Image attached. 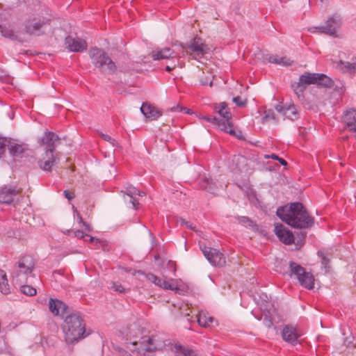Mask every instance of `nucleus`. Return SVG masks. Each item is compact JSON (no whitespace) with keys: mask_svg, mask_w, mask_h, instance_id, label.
<instances>
[{"mask_svg":"<svg viewBox=\"0 0 356 356\" xmlns=\"http://www.w3.org/2000/svg\"><path fill=\"white\" fill-rule=\"evenodd\" d=\"M63 329L67 343L77 342L89 334L86 330L85 321L79 312H73L65 316Z\"/></svg>","mask_w":356,"mask_h":356,"instance_id":"1","label":"nucleus"},{"mask_svg":"<svg viewBox=\"0 0 356 356\" xmlns=\"http://www.w3.org/2000/svg\"><path fill=\"white\" fill-rule=\"evenodd\" d=\"M89 57L92 65L101 73L114 74L117 71V66L102 48L91 47L88 51Z\"/></svg>","mask_w":356,"mask_h":356,"instance_id":"2","label":"nucleus"},{"mask_svg":"<svg viewBox=\"0 0 356 356\" xmlns=\"http://www.w3.org/2000/svg\"><path fill=\"white\" fill-rule=\"evenodd\" d=\"M35 266L33 258L31 256H24L13 266L12 279L13 284L26 283L31 275Z\"/></svg>","mask_w":356,"mask_h":356,"instance_id":"3","label":"nucleus"},{"mask_svg":"<svg viewBox=\"0 0 356 356\" xmlns=\"http://www.w3.org/2000/svg\"><path fill=\"white\" fill-rule=\"evenodd\" d=\"M289 211L292 212L293 218L291 227L302 229L310 228L314 224V218L309 214L302 203H291Z\"/></svg>","mask_w":356,"mask_h":356,"instance_id":"4","label":"nucleus"},{"mask_svg":"<svg viewBox=\"0 0 356 356\" xmlns=\"http://www.w3.org/2000/svg\"><path fill=\"white\" fill-rule=\"evenodd\" d=\"M61 144V138L54 132L46 131V171L51 170V168L58 162V154L55 149Z\"/></svg>","mask_w":356,"mask_h":356,"instance_id":"5","label":"nucleus"},{"mask_svg":"<svg viewBox=\"0 0 356 356\" xmlns=\"http://www.w3.org/2000/svg\"><path fill=\"white\" fill-rule=\"evenodd\" d=\"M289 275L291 277L294 275L303 287L307 289H314L315 279L311 273L306 272L303 267L294 261H289Z\"/></svg>","mask_w":356,"mask_h":356,"instance_id":"6","label":"nucleus"},{"mask_svg":"<svg viewBox=\"0 0 356 356\" xmlns=\"http://www.w3.org/2000/svg\"><path fill=\"white\" fill-rule=\"evenodd\" d=\"M341 25V18L339 15L334 14L329 17L324 25L316 27L320 33L337 37V31Z\"/></svg>","mask_w":356,"mask_h":356,"instance_id":"7","label":"nucleus"},{"mask_svg":"<svg viewBox=\"0 0 356 356\" xmlns=\"http://www.w3.org/2000/svg\"><path fill=\"white\" fill-rule=\"evenodd\" d=\"M201 250L204 257L213 266L222 267L225 264V257L219 250L207 246L201 247Z\"/></svg>","mask_w":356,"mask_h":356,"instance_id":"8","label":"nucleus"},{"mask_svg":"<svg viewBox=\"0 0 356 356\" xmlns=\"http://www.w3.org/2000/svg\"><path fill=\"white\" fill-rule=\"evenodd\" d=\"M133 345H139L141 350L146 352H154L163 346L162 342L159 341L154 336H143L139 341H134Z\"/></svg>","mask_w":356,"mask_h":356,"instance_id":"9","label":"nucleus"},{"mask_svg":"<svg viewBox=\"0 0 356 356\" xmlns=\"http://www.w3.org/2000/svg\"><path fill=\"white\" fill-rule=\"evenodd\" d=\"M21 191V188H17L15 186L5 185L0 187V203L11 204Z\"/></svg>","mask_w":356,"mask_h":356,"instance_id":"10","label":"nucleus"},{"mask_svg":"<svg viewBox=\"0 0 356 356\" xmlns=\"http://www.w3.org/2000/svg\"><path fill=\"white\" fill-rule=\"evenodd\" d=\"M66 48L73 52H81L87 49L88 44L86 40L78 37L68 35L65 39Z\"/></svg>","mask_w":356,"mask_h":356,"instance_id":"11","label":"nucleus"},{"mask_svg":"<svg viewBox=\"0 0 356 356\" xmlns=\"http://www.w3.org/2000/svg\"><path fill=\"white\" fill-rule=\"evenodd\" d=\"M183 48L188 49L200 57H202L210 51L209 47L205 43L202 42V39L198 37L193 38L191 44H186Z\"/></svg>","mask_w":356,"mask_h":356,"instance_id":"12","label":"nucleus"},{"mask_svg":"<svg viewBox=\"0 0 356 356\" xmlns=\"http://www.w3.org/2000/svg\"><path fill=\"white\" fill-rule=\"evenodd\" d=\"M61 21L59 17L47 18L46 17V34L49 35L50 41L51 44H54L53 40H56V34L58 32H60Z\"/></svg>","mask_w":356,"mask_h":356,"instance_id":"13","label":"nucleus"},{"mask_svg":"<svg viewBox=\"0 0 356 356\" xmlns=\"http://www.w3.org/2000/svg\"><path fill=\"white\" fill-rule=\"evenodd\" d=\"M277 237L286 245H291L294 243L295 236L293 233L282 224H276L274 228Z\"/></svg>","mask_w":356,"mask_h":356,"instance_id":"14","label":"nucleus"},{"mask_svg":"<svg viewBox=\"0 0 356 356\" xmlns=\"http://www.w3.org/2000/svg\"><path fill=\"white\" fill-rule=\"evenodd\" d=\"M200 118L204 120L207 122L212 123L213 124L217 125L220 129L229 134L231 136H236L238 138H241V136L237 134L234 129H228L227 125L225 124V121L218 119L216 116L210 115H200Z\"/></svg>","mask_w":356,"mask_h":356,"instance_id":"15","label":"nucleus"},{"mask_svg":"<svg viewBox=\"0 0 356 356\" xmlns=\"http://www.w3.org/2000/svg\"><path fill=\"white\" fill-rule=\"evenodd\" d=\"M213 110L223 118L222 120L225 121V124L228 129H234L232 115L226 102H221L218 105L216 104L213 107Z\"/></svg>","mask_w":356,"mask_h":356,"instance_id":"16","label":"nucleus"},{"mask_svg":"<svg viewBox=\"0 0 356 356\" xmlns=\"http://www.w3.org/2000/svg\"><path fill=\"white\" fill-rule=\"evenodd\" d=\"M282 337L283 340L294 345L300 337V334L296 326L289 324L284 326L282 330Z\"/></svg>","mask_w":356,"mask_h":356,"instance_id":"17","label":"nucleus"},{"mask_svg":"<svg viewBox=\"0 0 356 356\" xmlns=\"http://www.w3.org/2000/svg\"><path fill=\"white\" fill-rule=\"evenodd\" d=\"M49 308L54 315L60 316L62 318L69 314L68 307L58 299L51 298L49 302Z\"/></svg>","mask_w":356,"mask_h":356,"instance_id":"18","label":"nucleus"},{"mask_svg":"<svg viewBox=\"0 0 356 356\" xmlns=\"http://www.w3.org/2000/svg\"><path fill=\"white\" fill-rule=\"evenodd\" d=\"M342 122L345 129L356 133V110L351 108L346 111L342 117Z\"/></svg>","mask_w":356,"mask_h":356,"instance_id":"19","label":"nucleus"},{"mask_svg":"<svg viewBox=\"0 0 356 356\" xmlns=\"http://www.w3.org/2000/svg\"><path fill=\"white\" fill-rule=\"evenodd\" d=\"M275 108L277 112L283 114L292 121L298 119L300 117L299 112L293 104H291L287 106L277 104L275 106Z\"/></svg>","mask_w":356,"mask_h":356,"instance_id":"20","label":"nucleus"},{"mask_svg":"<svg viewBox=\"0 0 356 356\" xmlns=\"http://www.w3.org/2000/svg\"><path fill=\"white\" fill-rule=\"evenodd\" d=\"M140 111L149 120H155L162 115V113L157 108L147 102H144L142 104Z\"/></svg>","mask_w":356,"mask_h":356,"instance_id":"21","label":"nucleus"},{"mask_svg":"<svg viewBox=\"0 0 356 356\" xmlns=\"http://www.w3.org/2000/svg\"><path fill=\"white\" fill-rule=\"evenodd\" d=\"M177 56L176 52L169 47H165L157 51L152 52V58L153 60L175 58Z\"/></svg>","mask_w":356,"mask_h":356,"instance_id":"22","label":"nucleus"},{"mask_svg":"<svg viewBox=\"0 0 356 356\" xmlns=\"http://www.w3.org/2000/svg\"><path fill=\"white\" fill-rule=\"evenodd\" d=\"M146 278L147 280L151 281L153 282L155 285L163 288L164 289H170V290H174V286L170 284L168 281L165 280L161 279L156 275H154L153 273H148L146 274Z\"/></svg>","mask_w":356,"mask_h":356,"instance_id":"23","label":"nucleus"},{"mask_svg":"<svg viewBox=\"0 0 356 356\" xmlns=\"http://www.w3.org/2000/svg\"><path fill=\"white\" fill-rule=\"evenodd\" d=\"M8 147L9 152L13 156H21L26 149V145L24 144H16L9 139Z\"/></svg>","mask_w":356,"mask_h":356,"instance_id":"24","label":"nucleus"},{"mask_svg":"<svg viewBox=\"0 0 356 356\" xmlns=\"http://www.w3.org/2000/svg\"><path fill=\"white\" fill-rule=\"evenodd\" d=\"M198 324L204 327H208L212 325L214 318L209 316L207 312L201 311L197 316Z\"/></svg>","mask_w":356,"mask_h":356,"instance_id":"25","label":"nucleus"},{"mask_svg":"<svg viewBox=\"0 0 356 356\" xmlns=\"http://www.w3.org/2000/svg\"><path fill=\"white\" fill-rule=\"evenodd\" d=\"M287 207H279L277 210V216L284 222L291 226V222H293L292 212L289 211V207L286 209Z\"/></svg>","mask_w":356,"mask_h":356,"instance_id":"26","label":"nucleus"},{"mask_svg":"<svg viewBox=\"0 0 356 356\" xmlns=\"http://www.w3.org/2000/svg\"><path fill=\"white\" fill-rule=\"evenodd\" d=\"M235 218H236L238 222L254 231V232H257L259 230V226L257 225V224L253 221L252 219H250V218L247 217V216H236Z\"/></svg>","mask_w":356,"mask_h":356,"instance_id":"27","label":"nucleus"},{"mask_svg":"<svg viewBox=\"0 0 356 356\" xmlns=\"http://www.w3.org/2000/svg\"><path fill=\"white\" fill-rule=\"evenodd\" d=\"M337 67H340V70L343 73H348L350 74H356V61L350 63L340 60Z\"/></svg>","mask_w":356,"mask_h":356,"instance_id":"28","label":"nucleus"},{"mask_svg":"<svg viewBox=\"0 0 356 356\" xmlns=\"http://www.w3.org/2000/svg\"><path fill=\"white\" fill-rule=\"evenodd\" d=\"M199 186L201 189L205 190L209 193H214L216 191V185L213 183L212 179L204 177L199 181Z\"/></svg>","mask_w":356,"mask_h":356,"instance_id":"29","label":"nucleus"},{"mask_svg":"<svg viewBox=\"0 0 356 356\" xmlns=\"http://www.w3.org/2000/svg\"><path fill=\"white\" fill-rule=\"evenodd\" d=\"M316 84L324 88H331L334 81L324 74H317Z\"/></svg>","mask_w":356,"mask_h":356,"instance_id":"30","label":"nucleus"},{"mask_svg":"<svg viewBox=\"0 0 356 356\" xmlns=\"http://www.w3.org/2000/svg\"><path fill=\"white\" fill-rule=\"evenodd\" d=\"M317 73L305 72L300 76V81L304 85H310L316 83Z\"/></svg>","mask_w":356,"mask_h":356,"instance_id":"31","label":"nucleus"},{"mask_svg":"<svg viewBox=\"0 0 356 356\" xmlns=\"http://www.w3.org/2000/svg\"><path fill=\"white\" fill-rule=\"evenodd\" d=\"M0 291L3 294H8L10 292V286L6 278V275L3 270H0Z\"/></svg>","mask_w":356,"mask_h":356,"instance_id":"32","label":"nucleus"},{"mask_svg":"<svg viewBox=\"0 0 356 356\" xmlns=\"http://www.w3.org/2000/svg\"><path fill=\"white\" fill-rule=\"evenodd\" d=\"M175 348L176 356H197L193 350L181 345H176Z\"/></svg>","mask_w":356,"mask_h":356,"instance_id":"33","label":"nucleus"},{"mask_svg":"<svg viewBox=\"0 0 356 356\" xmlns=\"http://www.w3.org/2000/svg\"><path fill=\"white\" fill-rule=\"evenodd\" d=\"M42 24L37 22H31L26 26L27 33L31 35H39Z\"/></svg>","mask_w":356,"mask_h":356,"instance_id":"34","label":"nucleus"},{"mask_svg":"<svg viewBox=\"0 0 356 356\" xmlns=\"http://www.w3.org/2000/svg\"><path fill=\"white\" fill-rule=\"evenodd\" d=\"M317 254L321 259L322 266L325 269V271H327V269L330 268L329 264L330 261L331 254L321 250H318Z\"/></svg>","mask_w":356,"mask_h":356,"instance_id":"35","label":"nucleus"},{"mask_svg":"<svg viewBox=\"0 0 356 356\" xmlns=\"http://www.w3.org/2000/svg\"><path fill=\"white\" fill-rule=\"evenodd\" d=\"M291 87L296 93V95L298 96V98H300L302 95L303 92L305 91L306 86L304 85L301 81H298L297 83H294L291 85Z\"/></svg>","mask_w":356,"mask_h":356,"instance_id":"36","label":"nucleus"},{"mask_svg":"<svg viewBox=\"0 0 356 356\" xmlns=\"http://www.w3.org/2000/svg\"><path fill=\"white\" fill-rule=\"evenodd\" d=\"M18 285L19 286L20 291L22 293L29 296H33L36 294V289L35 288L29 285L22 284Z\"/></svg>","mask_w":356,"mask_h":356,"instance_id":"37","label":"nucleus"},{"mask_svg":"<svg viewBox=\"0 0 356 356\" xmlns=\"http://www.w3.org/2000/svg\"><path fill=\"white\" fill-rule=\"evenodd\" d=\"M3 6L8 9H13L19 6L20 0H2Z\"/></svg>","mask_w":356,"mask_h":356,"instance_id":"38","label":"nucleus"},{"mask_svg":"<svg viewBox=\"0 0 356 356\" xmlns=\"http://www.w3.org/2000/svg\"><path fill=\"white\" fill-rule=\"evenodd\" d=\"M296 234L297 236V243L296 245H299L300 246H302L305 241V238L307 236V232L303 230H300L298 232H296Z\"/></svg>","mask_w":356,"mask_h":356,"instance_id":"39","label":"nucleus"},{"mask_svg":"<svg viewBox=\"0 0 356 356\" xmlns=\"http://www.w3.org/2000/svg\"><path fill=\"white\" fill-rule=\"evenodd\" d=\"M270 120H275V115L272 109L266 110L262 118V122H266Z\"/></svg>","mask_w":356,"mask_h":356,"instance_id":"40","label":"nucleus"},{"mask_svg":"<svg viewBox=\"0 0 356 356\" xmlns=\"http://www.w3.org/2000/svg\"><path fill=\"white\" fill-rule=\"evenodd\" d=\"M263 316V323L264 325L268 328H270L273 326V319L270 313L268 312L267 313H265Z\"/></svg>","mask_w":356,"mask_h":356,"instance_id":"41","label":"nucleus"},{"mask_svg":"<svg viewBox=\"0 0 356 356\" xmlns=\"http://www.w3.org/2000/svg\"><path fill=\"white\" fill-rule=\"evenodd\" d=\"M111 288L115 291L119 292L120 293H124L127 291V289H126L121 284L117 282H112Z\"/></svg>","mask_w":356,"mask_h":356,"instance_id":"42","label":"nucleus"},{"mask_svg":"<svg viewBox=\"0 0 356 356\" xmlns=\"http://www.w3.org/2000/svg\"><path fill=\"white\" fill-rule=\"evenodd\" d=\"M9 139L0 137V156L5 152L6 147H8Z\"/></svg>","mask_w":356,"mask_h":356,"instance_id":"43","label":"nucleus"},{"mask_svg":"<svg viewBox=\"0 0 356 356\" xmlns=\"http://www.w3.org/2000/svg\"><path fill=\"white\" fill-rule=\"evenodd\" d=\"M127 194L130 196L133 197L134 195H138L139 196H143L145 195V193L141 192L140 191L138 190L137 188L134 187H130L127 188Z\"/></svg>","mask_w":356,"mask_h":356,"instance_id":"44","label":"nucleus"},{"mask_svg":"<svg viewBox=\"0 0 356 356\" xmlns=\"http://www.w3.org/2000/svg\"><path fill=\"white\" fill-rule=\"evenodd\" d=\"M232 101L239 107H244L247 104V100H243L239 96L233 97Z\"/></svg>","mask_w":356,"mask_h":356,"instance_id":"45","label":"nucleus"},{"mask_svg":"<svg viewBox=\"0 0 356 356\" xmlns=\"http://www.w3.org/2000/svg\"><path fill=\"white\" fill-rule=\"evenodd\" d=\"M0 29H1V33L4 37L13 38V37L14 36V33L12 30H9L8 29H5V28H2V27H1Z\"/></svg>","mask_w":356,"mask_h":356,"instance_id":"46","label":"nucleus"},{"mask_svg":"<svg viewBox=\"0 0 356 356\" xmlns=\"http://www.w3.org/2000/svg\"><path fill=\"white\" fill-rule=\"evenodd\" d=\"M283 58H278L277 56H270L269 58H268V61L270 63H276V64H281V63H284V61H283Z\"/></svg>","mask_w":356,"mask_h":356,"instance_id":"47","label":"nucleus"},{"mask_svg":"<svg viewBox=\"0 0 356 356\" xmlns=\"http://www.w3.org/2000/svg\"><path fill=\"white\" fill-rule=\"evenodd\" d=\"M210 83V86H212V81H210L209 80V78L203 75L200 79V83L202 86H207L208 83Z\"/></svg>","mask_w":356,"mask_h":356,"instance_id":"48","label":"nucleus"},{"mask_svg":"<svg viewBox=\"0 0 356 356\" xmlns=\"http://www.w3.org/2000/svg\"><path fill=\"white\" fill-rule=\"evenodd\" d=\"M100 136L103 140L111 143L113 146L115 145V140L112 138L110 136L102 133L101 134Z\"/></svg>","mask_w":356,"mask_h":356,"instance_id":"49","label":"nucleus"},{"mask_svg":"<svg viewBox=\"0 0 356 356\" xmlns=\"http://www.w3.org/2000/svg\"><path fill=\"white\" fill-rule=\"evenodd\" d=\"M179 222H180L181 225H185L187 228H189L190 229H192L194 231L195 230V227H193L190 222L186 221L185 219L181 218L179 219Z\"/></svg>","mask_w":356,"mask_h":356,"instance_id":"50","label":"nucleus"},{"mask_svg":"<svg viewBox=\"0 0 356 356\" xmlns=\"http://www.w3.org/2000/svg\"><path fill=\"white\" fill-rule=\"evenodd\" d=\"M63 195H65V197L68 200H72V199H74L75 197V194L74 192H72V191H67V190H65L63 191Z\"/></svg>","mask_w":356,"mask_h":356,"instance_id":"51","label":"nucleus"},{"mask_svg":"<svg viewBox=\"0 0 356 356\" xmlns=\"http://www.w3.org/2000/svg\"><path fill=\"white\" fill-rule=\"evenodd\" d=\"M74 236L78 238H85L86 236H90L89 234H84L81 230H76V231L74 232Z\"/></svg>","mask_w":356,"mask_h":356,"instance_id":"52","label":"nucleus"},{"mask_svg":"<svg viewBox=\"0 0 356 356\" xmlns=\"http://www.w3.org/2000/svg\"><path fill=\"white\" fill-rule=\"evenodd\" d=\"M179 63L178 59L176 60H172L171 65H168L165 67V70L168 72H171L173 69H175L177 66V64Z\"/></svg>","mask_w":356,"mask_h":356,"instance_id":"53","label":"nucleus"},{"mask_svg":"<svg viewBox=\"0 0 356 356\" xmlns=\"http://www.w3.org/2000/svg\"><path fill=\"white\" fill-rule=\"evenodd\" d=\"M130 202L132 204L133 207L134 209H138L137 205L138 204V201L136 197H134V196L130 197Z\"/></svg>","mask_w":356,"mask_h":356,"instance_id":"54","label":"nucleus"},{"mask_svg":"<svg viewBox=\"0 0 356 356\" xmlns=\"http://www.w3.org/2000/svg\"><path fill=\"white\" fill-rule=\"evenodd\" d=\"M86 238H89V241L90 243H95L96 244L100 243V240L99 238H95L92 236H86Z\"/></svg>","mask_w":356,"mask_h":356,"instance_id":"55","label":"nucleus"},{"mask_svg":"<svg viewBox=\"0 0 356 356\" xmlns=\"http://www.w3.org/2000/svg\"><path fill=\"white\" fill-rule=\"evenodd\" d=\"M264 157L266 159L270 158L272 159L277 160V159H279V156L276 154H272L270 155L266 154L264 156Z\"/></svg>","mask_w":356,"mask_h":356,"instance_id":"56","label":"nucleus"},{"mask_svg":"<svg viewBox=\"0 0 356 356\" xmlns=\"http://www.w3.org/2000/svg\"><path fill=\"white\" fill-rule=\"evenodd\" d=\"M277 161L280 162V163L284 166L287 165V162L282 158L279 157V159Z\"/></svg>","mask_w":356,"mask_h":356,"instance_id":"57","label":"nucleus"},{"mask_svg":"<svg viewBox=\"0 0 356 356\" xmlns=\"http://www.w3.org/2000/svg\"><path fill=\"white\" fill-rule=\"evenodd\" d=\"M83 226L85 227L86 229L88 231V232H90L92 230V228L90 227V225H88L87 222H83Z\"/></svg>","mask_w":356,"mask_h":356,"instance_id":"58","label":"nucleus"},{"mask_svg":"<svg viewBox=\"0 0 356 356\" xmlns=\"http://www.w3.org/2000/svg\"><path fill=\"white\" fill-rule=\"evenodd\" d=\"M77 217H78L79 222H81L82 224H83V222H85V221H83V220L79 213H77Z\"/></svg>","mask_w":356,"mask_h":356,"instance_id":"59","label":"nucleus"},{"mask_svg":"<svg viewBox=\"0 0 356 356\" xmlns=\"http://www.w3.org/2000/svg\"><path fill=\"white\" fill-rule=\"evenodd\" d=\"M39 142H40V145H42L44 144V138H40V139H39Z\"/></svg>","mask_w":356,"mask_h":356,"instance_id":"60","label":"nucleus"},{"mask_svg":"<svg viewBox=\"0 0 356 356\" xmlns=\"http://www.w3.org/2000/svg\"><path fill=\"white\" fill-rule=\"evenodd\" d=\"M123 270H124V271L128 272V273H131L132 270L131 268H123Z\"/></svg>","mask_w":356,"mask_h":356,"instance_id":"61","label":"nucleus"},{"mask_svg":"<svg viewBox=\"0 0 356 356\" xmlns=\"http://www.w3.org/2000/svg\"><path fill=\"white\" fill-rule=\"evenodd\" d=\"M160 258H161V257H160V255H159V254H156V255L154 256V259H155V260H158V259H159Z\"/></svg>","mask_w":356,"mask_h":356,"instance_id":"62","label":"nucleus"},{"mask_svg":"<svg viewBox=\"0 0 356 356\" xmlns=\"http://www.w3.org/2000/svg\"><path fill=\"white\" fill-rule=\"evenodd\" d=\"M255 317H256V318H257V320H259V321H261V320H262V319H263V315H261L260 316H255Z\"/></svg>","mask_w":356,"mask_h":356,"instance_id":"63","label":"nucleus"},{"mask_svg":"<svg viewBox=\"0 0 356 356\" xmlns=\"http://www.w3.org/2000/svg\"><path fill=\"white\" fill-rule=\"evenodd\" d=\"M73 211L76 212V213H79L77 209L74 207V206H72Z\"/></svg>","mask_w":356,"mask_h":356,"instance_id":"64","label":"nucleus"}]
</instances>
